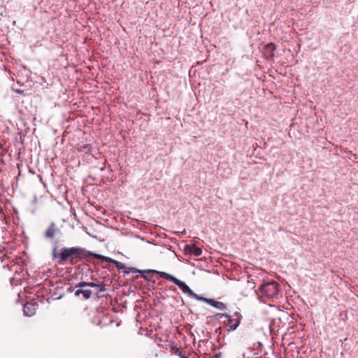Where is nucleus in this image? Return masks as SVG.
<instances>
[{
	"instance_id": "f257e3e1",
	"label": "nucleus",
	"mask_w": 358,
	"mask_h": 358,
	"mask_svg": "<svg viewBox=\"0 0 358 358\" xmlns=\"http://www.w3.org/2000/svg\"><path fill=\"white\" fill-rule=\"evenodd\" d=\"M58 244V240L53 242L52 258L56 260L59 265L69 264L74 266L83 259L90 262L91 258H94L95 252L89 251L85 248L76 246L59 248Z\"/></svg>"
},
{
	"instance_id": "f03ea898",
	"label": "nucleus",
	"mask_w": 358,
	"mask_h": 358,
	"mask_svg": "<svg viewBox=\"0 0 358 358\" xmlns=\"http://www.w3.org/2000/svg\"><path fill=\"white\" fill-rule=\"evenodd\" d=\"M280 285L276 281L272 280L262 283L259 287V291L268 299L277 298Z\"/></svg>"
},
{
	"instance_id": "7ed1b4c3",
	"label": "nucleus",
	"mask_w": 358,
	"mask_h": 358,
	"mask_svg": "<svg viewBox=\"0 0 358 358\" xmlns=\"http://www.w3.org/2000/svg\"><path fill=\"white\" fill-rule=\"evenodd\" d=\"M217 315L220 316V317H224L227 319V322L224 323V324L229 327L228 331L236 330L240 325L243 318L241 314L238 311L234 313L232 315H230L227 313H217Z\"/></svg>"
},
{
	"instance_id": "20e7f679",
	"label": "nucleus",
	"mask_w": 358,
	"mask_h": 358,
	"mask_svg": "<svg viewBox=\"0 0 358 358\" xmlns=\"http://www.w3.org/2000/svg\"><path fill=\"white\" fill-rule=\"evenodd\" d=\"M164 276V279L173 282L176 285L184 294H187L190 297H193L194 296V293L191 288L183 281L178 279L175 276L169 273H164L162 274Z\"/></svg>"
},
{
	"instance_id": "39448f33",
	"label": "nucleus",
	"mask_w": 358,
	"mask_h": 358,
	"mask_svg": "<svg viewBox=\"0 0 358 358\" xmlns=\"http://www.w3.org/2000/svg\"><path fill=\"white\" fill-rule=\"evenodd\" d=\"M60 233L61 231L59 228L54 222H52L48 227L47 229L45 231L43 237L45 239L52 241L53 243L55 241L54 239L56 235Z\"/></svg>"
},
{
	"instance_id": "423d86ee",
	"label": "nucleus",
	"mask_w": 358,
	"mask_h": 358,
	"mask_svg": "<svg viewBox=\"0 0 358 358\" xmlns=\"http://www.w3.org/2000/svg\"><path fill=\"white\" fill-rule=\"evenodd\" d=\"M185 255H194L199 257L202 254L201 248L199 247L196 243L185 244L183 249Z\"/></svg>"
},
{
	"instance_id": "0eeeda50",
	"label": "nucleus",
	"mask_w": 358,
	"mask_h": 358,
	"mask_svg": "<svg viewBox=\"0 0 358 358\" xmlns=\"http://www.w3.org/2000/svg\"><path fill=\"white\" fill-rule=\"evenodd\" d=\"M94 259L112 263L118 270L126 268V266L123 263L98 253H95Z\"/></svg>"
},
{
	"instance_id": "6e6552de",
	"label": "nucleus",
	"mask_w": 358,
	"mask_h": 358,
	"mask_svg": "<svg viewBox=\"0 0 358 358\" xmlns=\"http://www.w3.org/2000/svg\"><path fill=\"white\" fill-rule=\"evenodd\" d=\"M276 50V45L275 43L270 42L265 45L262 50V53L264 54L265 59L266 60L271 61L274 57V51Z\"/></svg>"
},
{
	"instance_id": "1a4fd4ad",
	"label": "nucleus",
	"mask_w": 358,
	"mask_h": 358,
	"mask_svg": "<svg viewBox=\"0 0 358 358\" xmlns=\"http://www.w3.org/2000/svg\"><path fill=\"white\" fill-rule=\"evenodd\" d=\"M141 271H147L148 273H145L144 275H141V277L144 278L145 280L148 282H152L153 283L156 282V280L153 279V276L155 275H158L159 277L164 278V276L162 275L164 273H166L164 271H159L157 270L152 269H147V270H141Z\"/></svg>"
},
{
	"instance_id": "9d476101",
	"label": "nucleus",
	"mask_w": 358,
	"mask_h": 358,
	"mask_svg": "<svg viewBox=\"0 0 358 358\" xmlns=\"http://www.w3.org/2000/svg\"><path fill=\"white\" fill-rule=\"evenodd\" d=\"M76 287H77V284L76 285ZM92 294L93 291L90 289H87L85 287H78V289H76L74 292L76 297H79L82 295V299L85 300L90 299Z\"/></svg>"
},
{
	"instance_id": "9b49d317",
	"label": "nucleus",
	"mask_w": 358,
	"mask_h": 358,
	"mask_svg": "<svg viewBox=\"0 0 358 358\" xmlns=\"http://www.w3.org/2000/svg\"><path fill=\"white\" fill-rule=\"evenodd\" d=\"M36 304L32 302H27L23 306V313L25 316L31 317L36 313Z\"/></svg>"
},
{
	"instance_id": "f8f14e48",
	"label": "nucleus",
	"mask_w": 358,
	"mask_h": 358,
	"mask_svg": "<svg viewBox=\"0 0 358 358\" xmlns=\"http://www.w3.org/2000/svg\"><path fill=\"white\" fill-rule=\"evenodd\" d=\"M123 273L124 275H129L131 273H139L141 275H144L145 273H148L147 271H141V269L136 268L134 267H126L124 268Z\"/></svg>"
},
{
	"instance_id": "ddd939ff",
	"label": "nucleus",
	"mask_w": 358,
	"mask_h": 358,
	"mask_svg": "<svg viewBox=\"0 0 358 358\" xmlns=\"http://www.w3.org/2000/svg\"><path fill=\"white\" fill-rule=\"evenodd\" d=\"M78 271L79 273H83L85 272L87 273L88 271H92V268H91V266L88 264L82 263L78 266Z\"/></svg>"
},
{
	"instance_id": "4468645a",
	"label": "nucleus",
	"mask_w": 358,
	"mask_h": 358,
	"mask_svg": "<svg viewBox=\"0 0 358 358\" xmlns=\"http://www.w3.org/2000/svg\"><path fill=\"white\" fill-rule=\"evenodd\" d=\"M210 306L221 310L227 309V306L224 303L220 301H216L214 299H213Z\"/></svg>"
},
{
	"instance_id": "2eb2a0df",
	"label": "nucleus",
	"mask_w": 358,
	"mask_h": 358,
	"mask_svg": "<svg viewBox=\"0 0 358 358\" xmlns=\"http://www.w3.org/2000/svg\"><path fill=\"white\" fill-rule=\"evenodd\" d=\"M194 296H193L192 298H194V299H196L197 301H203V302H205V303H208L209 305H211L213 299H208V298L204 297L203 296L198 295L196 293H194Z\"/></svg>"
},
{
	"instance_id": "dca6fc26",
	"label": "nucleus",
	"mask_w": 358,
	"mask_h": 358,
	"mask_svg": "<svg viewBox=\"0 0 358 358\" xmlns=\"http://www.w3.org/2000/svg\"><path fill=\"white\" fill-rule=\"evenodd\" d=\"M77 287H91L96 289V287H98V282L80 281L77 283Z\"/></svg>"
},
{
	"instance_id": "f3484780",
	"label": "nucleus",
	"mask_w": 358,
	"mask_h": 358,
	"mask_svg": "<svg viewBox=\"0 0 358 358\" xmlns=\"http://www.w3.org/2000/svg\"><path fill=\"white\" fill-rule=\"evenodd\" d=\"M106 290V284L104 283V282L102 281L101 283L98 282V287H96V290L94 291V293L97 297H99V293L104 292Z\"/></svg>"
},
{
	"instance_id": "a211bd4d",
	"label": "nucleus",
	"mask_w": 358,
	"mask_h": 358,
	"mask_svg": "<svg viewBox=\"0 0 358 358\" xmlns=\"http://www.w3.org/2000/svg\"><path fill=\"white\" fill-rule=\"evenodd\" d=\"M172 350H173V353L176 355L180 357V358H189L187 355L183 354L182 351L180 348H178L176 346H173V347H172Z\"/></svg>"
},
{
	"instance_id": "6ab92c4d",
	"label": "nucleus",
	"mask_w": 358,
	"mask_h": 358,
	"mask_svg": "<svg viewBox=\"0 0 358 358\" xmlns=\"http://www.w3.org/2000/svg\"><path fill=\"white\" fill-rule=\"evenodd\" d=\"M90 150V145H84L83 146L80 147V150L81 152H88Z\"/></svg>"
},
{
	"instance_id": "aec40b11",
	"label": "nucleus",
	"mask_w": 358,
	"mask_h": 358,
	"mask_svg": "<svg viewBox=\"0 0 358 358\" xmlns=\"http://www.w3.org/2000/svg\"><path fill=\"white\" fill-rule=\"evenodd\" d=\"M12 90L14 91L15 92L17 93V94H22V95H25L24 91L22 90L15 89L14 87H12Z\"/></svg>"
},
{
	"instance_id": "412c9836",
	"label": "nucleus",
	"mask_w": 358,
	"mask_h": 358,
	"mask_svg": "<svg viewBox=\"0 0 358 358\" xmlns=\"http://www.w3.org/2000/svg\"><path fill=\"white\" fill-rule=\"evenodd\" d=\"M77 289L78 287H76V285L75 286H70L69 287L67 288V292H73V291H76L75 289Z\"/></svg>"
},
{
	"instance_id": "4be33fe9",
	"label": "nucleus",
	"mask_w": 358,
	"mask_h": 358,
	"mask_svg": "<svg viewBox=\"0 0 358 358\" xmlns=\"http://www.w3.org/2000/svg\"><path fill=\"white\" fill-rule=\"evenodd\" d=\"M220 355H221V352H218V353H216V354L214 355V357H216V358H218V357H220Z\"/></svg>"
},
{
	"instance_id": "5701e85b",
	"label": "nucleus",
	"mask_w": 358,
	"mask_h": 358,
	"mask_svg": "<svg viewBox=\"0 0 358 358\" xmlns=\"http://www.w3.org/2000/svg\"><path fill=\"white\" fill-rule=\"evenodd\" d=\"M138 278V275H136V276H134L131 279H132V280L134 281V280H137Z\"/></svg>"
},
{
	"instance_id": "b1692460",
	"label": "nucleus",
	"mask_w": 358,
	"mask_h": 358,
	"mask_svg": "<svg viewBox=\"0 0 358 358\" xmlns=\"http://www.w3.org/2000/svg\"><path fill=\"white\" fill-rule=\"evenodd\" d=\"M102 267L103 268H109V266H108V265H102Z\"/></svg>"
},
{
	"instance_id": "393cba45",
	"label": "nucleus",
	"mask_w": 358,
	"mask_h": 358,
	"mask_svg": "<svg viewBox=\"0 0 358 358\" xmlns=\"http://www.w3.org/2000/svg\"><path fill=\"white\" fill-rule=\"evenodd\" d=\"M6 266L8 267V268L10 271H11V270H12V266H10L9 265H7Z\"/></svg>"
}]
</instances>
